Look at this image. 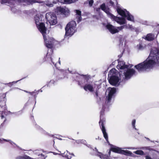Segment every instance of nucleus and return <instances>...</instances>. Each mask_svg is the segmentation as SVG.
Wrapping results in <instances>:
<instances>
[{
    "mask_svg": "<svg viewBox=\"0 0 159 159\" xmlns=\"http://www.w3.org/2000/svg\"><path fill=\"white\" fill-rule=\"evenodd\" d=\"M156 65L159 66V48H153L148 57L143 62L135 66L139 71L152 68Z\"/></svg>",
    "mask_w": 159,
    "mask_h": 159,
    "instance_id": "1",
    "label": "nucleus"
},
{
    "mask_svg": "<svg viewBox=\"0 0 159 159\" xmlns=\"http://www.w3.org/2000/svg\"><path fill=\"white\" fill-rule=\"evenodd\" d=\"M95 149H93L94 152L93 154L99 157L102 159H110L109 157L111 150L114 152L121 154L126 156H131L132 154V153L129 151L122 150L121 148L115 146L111 148V149L108 151V153L109 156L103 155L102 153L98 152L96 148H95Z\"/></svg>",
    "mask_w": 159,
    "mask_h": 159,
    "instance_id": "2",
    "label": "nucleus"
},
{
    "mask_svg": "<svg viewBox=\"0 0 159 159\" xmlns=\"http://www.w3.org/2000/svg\"><path fill=\"white\" fill-rule=\"evenodd\" d=\"M44 34L45 39L44 38L43 36L44 40L45 45L47 47L50 48V49L48 50L46 56V60L48 61L49 60H51L54 65H56L55 62L52 60V55L53 53V51L51 48L53 47L54 44L57 42V41L53 38L49 37L46 34V31H45Z\"/></svg>",
    "mask_w": 159,
    "mask_h": 159,
    "instance_id": "3",
    "label": "nucleus"
},
{
    "mask_svg": "<svg viewBox=\"0 0 159 159\" xmlns=\"http://www.w3.org/2000/svg\"><path fill=\"white\" fill-rule=\"evenodd\" d=\"M117 67L120 70V72H123L124 75V78L126 80L129 79L135 72L133 69L128 68V66L125 65V62L123 61H119L118 62Z\"/></svg>",
    "mask_w": 159,
    "mask_h": 159,
    "instance_id": "4",
    "label": "nucleus"
},
{
    "mask_svg": "<svg viewBox=\"0 0 159 159\" xmlns=\"http://www.w3.org/2000/svg\"><path fill=\"white\" fill-rule=\"evenodd\" d=\"M100 7L102 10L104 11L107 15L108 16L113 20H114L118 24L121 25L125 24L126 23L125 19L123 17H120L115 16L111 14L109 8L106 7L105 4H102L101 6Z\"/></svg>",
    "mask_w": 159,
    "mask_h": 159,
    "instance_id": "5",
    "label": "nucleus"
},
{
    "mask_svg": "<svg viewBox=\"0 0 159 159\" xmlns=\"http://www.w3.org/2000/svg\"><path fill=\"white\" fill-rule=\"evenodd\" d=\"M119 76H120V74L115 69H112L109 72L108 79L110 83L115 86H117L119 84L120 79Z\"/></svg>",
    "mask_w": 159,
    "mask_h": 159,
    "instance_id": "6",
    "label": "nucleus"
},
{
    "mask_svg": "<svg viewBox=\"0 0 159 159\" xmlns=\"http://www.w3.org/2000/svg\"><path fill=\"white\" fill-rule=\"evenodd\" d=\"M34 19L37 28L45 39L44 32L46 31L47 29L44 24L43 23L40 22L42 19V15L40 14L37 15L34 17Z\"/></svg>",
    "mask_w": 159,
    "mask_h": 159,
    "instance_id": "7",
    "label": "nucleus"
},
{
    "mask_svg": "<svg viewBox=\"0 0 159 159\" xmlns=\"http://www.w3.org/2000/svg\"><path fill=\"white\" fill-rule=\"evenodd\" d=\"M76 25V23L75 21H71L69 22L65 28V36H71L75 31Z\"/></svg>",
    "mask_w": 159,
    "mask_h": 159,
    "instance_id": "8",
    "label": "nucleus"
},
{
    "mask_svg": "<svg viewBox=\"0 0 159 159\" xmlns=\"http://www.w3.org/2000/svg\"><path fill=\"white\" fill-rule=\"evenodd\" d=\"M104 107H103L102 109L100 112V120L99 121V123L100 125L102 131L104 138L105 139L107 143H109V142L108 141L107 134L106 132L105 128L104 125V122L105 121V119L103 117V115H104V110L103 108Z\"/></svg>",
    "mask_w": 159,
    "mask_h": 159,
    "instance_id": "9",
    "label": "nucleus"
},
{
    "mask_svg": "<svg viewBox=\"0 0 159 159\" xmlns=\"http://www.w3.org/2000/svg\"><path fill=\"white\" fill-rule=\"evenodd\" d=\"M45 18L50 25H54L57 23V17L55 14L52 12L46 13Z\"/></svg>",
    "mask_w": 159,
    "mask_h": 159,
    "instance_id": "10",
    "label": "nucleus"
},
{
    "mask_svg": "<svg viewBox=\"0 0 159 159\" xmlns=\"http://www.w3.org/2000/svg\"><path fill=\"white\" fill-rule=\"evenodd\" d=\"M117 11L119 15L126 18L128 20L134 21V18L133 16L125 9H122L120 8H118L117 9Z\"/></svg>",
    "mask_w": 159,
    "mask_h": 159,
    "instance_id": "11",
    "label": "nucleus"
},
{
    "mask_svg": "<svg viewBox=\"0 0 159 159\" xmlns=\"http://www.w3.org/2000/svg\"><path fill=\"white\" fill-rule=\"evenodd\" d=\"M106 27L111 34H114L122 30L124 28V26L115 27L111 25L108 24L106 25Z\"/></svg>",
    "mask_w": 159,
    "mask_h": 159,
    "instance_id": "12",
    "label": "nucleus"
},
{
    "mask_svg": "<svg viewBox=\"0 0 159 159\" xmlns=\"http://www.w3.org/2000/svg\"><path fill=\"white\" fill-rule=\"evenodd\" d=\"M83 88L86 91H89L92 92L94 91H97L98 89L97 85L93 84L92 83H88L85 84L83 86Z\"/></svg>",
    "mask_w": 159,
    "mask_h": 159,
    "instance_id": "13",
    "label": "nucleus"
},
{
    "mask_svg": "<svg viewBox=\"0 0 159 159\" xmlns=\"http://www.w3.org/2000/svg\"><path fill=\"white\" fill-rule=\"evenodd\" d=\"M108 93V96L106 97V100L107 102H109L112 98L114 96L116 92V89L115 88L109 87L107 89Z\"/></svg>",
    "mask_w": 159,
    "mask_h": 159,
    "instance_id": "14",
    "label": "nucleus"
},
{
    "mask_svg": "<svg viewBox=\"0 0 159 159\" xmlns=\"http://www.w3.org/2000/svg\"><path fill=\"white\" fill-rule=\"evenodd\" d=\"M56 11L58 13H60L65 16H68L70 13L69 9L65 7H57Z\"/></svg>",
    "mask_w": 159,
    "mask_h": 159,
    "instance_id": "15",
    "label": "nucleus"
},
{
    "mask_svg": "<svg viewBox=\"0 0 159 159\" xmlns=\"http://www.w3.org/2000/svg\"><path fill=\"white\" fill-rule=\"evenodd\" d=\"M36 2L39 3H42V2H36V1L34 0H23L22 2L23 3V5H24L32 4Z\"/></svg>",
    "mask_w": 159,
    "mask_h": 159,
    "instance_id": "16",
    "label": "nucleus"
},
{
    "mask_svg": "<svg viewBox=\"0 0 159 159\" xmlns=\"http://www.w3.org/2000/svg\"><path fill=\"white\" fill-rule=\"evenodd\" d=\"M75 12L76 13V18L77 20V21L79 22L81 20V11L79 10H75Z\"/></svg>",
    "mask_w": 159,
    "mask_h": 159,
    "instance_id": "17",
    "label": "nucleus"
},
{
    "mask_svg": "<svg viewBox=\"0 0 159 159\" xmlns=\"http://www.w3.org/2000/svg\"><path fill=\"white\" fill-rule=\"evenodd\" d=\"M61 155L63 157L66 158L67 159H70L71 158V156L74 155L72 153L69 152L68 151L65 152L64 153L61 154Z\"/></svg>",
    "mask_w": 159,
    "mask_h": 159,
    "instance_id": "18",
    "label": "nucleus"
},
{
    "mask_svg": "<svg viewBox=\"0 0 159 159\" xmlns=\"http://www.w3.org/2000/svg\"><path fill=\"white\" fill-rule=\"evenodd\" d=\"M144 38L148 41H152L154 39L155 36L153 34L150 33L148 34Z\"/></svg>",
    "mask_w": 159,
    "mask_h": 159,
    "instance_id": "19",
    "label": "nucleus"
},
{
    "mask_svg": "<svg viewBox=\"0 0 159 159\" xmlns=\"http://www.w3.org/2000/svg\"><path fill=\"white\" fill-rule=\"evenodd\" d=\"M145 48V45L143 44L142 43H140L137 45L136 48L137 49L139 50H143Z\"/></svg>",
    "mask_w": 159,
    "mask_h": 159,
    "instance_id": "20",
    "label": "nucleus"
},
{
    "mask_svg": "<svg viewBox=\"0 0 159 159\" xmlns=\"http://www.w3.org/2000/svg\"><path fill=\"white\" fill-rule=\"evenodd\" d=\"M3 141L8 142H9L13 146L14 145L16 146V144L14 143H13V142L11 141L10 140H6V139H0V142L1 143H3Z\"/></svg>",
    "mask_w": 159,
    "mask_h": 159,
    "instance_id": "21",
    "label": "nucleus"
},
{
    "mask_svg": "<svg viewBox=\"0 0 159 159\" xmlns=\"http://www.w3.org/2000/svg\"><path fill=\"white\" fill-rule=\"evenodd\" d=\"M3 113H4V114H5L6 115H7L8 114H12V113L11 112H10L9 111H8L6 109H5L4 111H2V115L1 116V118L2 119L4 118V116L3 115Z\"/></svg>",
    "mask_w": 159,
    "mask_h": 159,
    "instance_id": "22",
    "label": "nucleus"
},
{
    "mask_svg": "<svg viewBox=\"0 0 159 159\" xmlns=\"http://www.w3.org/2000/svg\"><path fill=\"white\" fill-rule=\"evenodd\" d=\"M53 2L55 3L57 2H59L63 4H67V0H53Z\"/></svg>",
    "mask_w": 159,
    "mask_h": 159,
    "instance_id": "23",
    "label": "nucleus"
},
{
    "mask_svg": "<svg viewBox=\"0 0 159 159\" xmlns=\"http://www.w3.org/2000/svg\"><path fill=\"white\" fill-rule=\"evenodd\" d=\"M134 153L138 155H143L144 154L142 150H140L134 151Z\"/></svg>",
    "mask_w": 159,
    "mask_h": 159,
    "instance_id": "24",
    "label": "nucleus"
},
{
    "mask_svg": "<svg viewBox=\"0 0 159 159\" xmlns=\"http://www.w3.org/2000/svg\"><path fill=\"white\" fill-rule=\"evenodd\" d=\"M29 157L27 156H24L23 157L19 156L17 157L16 159H29Z\"/></svg>",
    "mask_w": 159,
    "mask_h": 159,
    "instance_id": "25",
    "label": "nucleus"
},
{
    "mask_svg": "<svg viewBox=\"0 0 159 159\" xmlns=\"http://www.w3.org/2000/svg\"><path fill=\"white\" fill-rule=\"evenodd\" d=\"M20 80H17V81H13L12 82H10L6 84V85H7L10 87H11L14 84L16 83L17 82L19 81Z\"/></svg>",
    "mask_w": 159,
    "mask_h": 159,
    "instance_id": "26",
    "label": "nucleus"
},
{
    "mask_svg": "<svg viewBox=\"0 0 159 159\" xmlns=\"http://www.w3.org/2000/svg\"><path fill=\"white\" fill-rule=\"evenodd\" d=\"M38 93H39V91H34V92H29L28 93L30 94L31 95H33L34 96H36V95H37Z\"/></svg>",
    "mask_w": 159,
    "mask_h": 159,
    "instance_id": "27",
    "label": "nucleus"
},
{
    "mask_svg": "<svg viewBox=\"0 0 159 159\" xmlns=\"http://www.w3.org/2000/svg\"><path fill=\"white\" fill-rule=\"evenodd\" d=\"M78 0H67V3L70 4L72 3H74Z\"/></svg>",
    "mask_w": 159,
    "mask_h": 159,
    "instance_id": "28",
    "label": "nucleus"
},
{
    "mask_svg": "<svg viewBox=\"0 0 159 159\" xmlns=\"http://www.w3.org/2000/svg\"><path fill=\"white\" fill-rule=\"evenodd\" d=\"M140 149H143V150H151V148H150L149 147H141L139 148Z\"/></svg>",
    "mask_w": 159,
    "mask_h": 159,
    "instance_id": "29",
    "label": "nucleus"
},
{
    "mask_svg": "<svg viewBox=\"0 0 159 159\" xmlns=\"http://www.w3.org/2000/svg\"><path fill=\"white\" fill-rule=\"evenodd\" d=\"M89 2V5L90 7L93 4V0H90L89 1H87V2ZM85 3H86V2Z\"/></svg>",
    "mask_w": 159,
    "mask_h": 159,
    "instance_id": "30",
    "label": "nucleus"
},
{
    "mask_svg": "<svg viewBox=\"0 0 159 159\" xmlns=\"http://www.w3.org/2000/svg\"><path fill=\"white\" fill-rule=\"evenodd\" d=\"M135 122H136L135 120H133L132 122V126H133V128H134L136 130L137 129L135 128Z\"/></svg>",
    "mask_w": 159,
    "mask_h": 159,
    "instance_id": "31",
    "label": "nucleus"
},
{
    "mask_svg": "<svg viewBox=\"0 0 159 159\" xmlns=\"http://www.w3.org/2000/svg\"><path fill=\"white\" fill-rule=\"evenodd\" d=\"M80 78L82 79V81H84V82L87 81V79L85 76L80 77Z\"/></svg>",
    "mask_w": 159,
    "mask_h": 159,
    "instance_id": "32",
    "label": "nucleus"
},
{
    "mask_svg": "<svg viewBox=\"0 0 159 159\" xmlns=\"http://www.w3.org/2000/svg\"><path fill=\"white\" fill-rule=\"evenodd\" d=\"M11 0H2V3H5L9 2Z\"/></svg>",
    "mask_w": 159,
    "mask_h": 159,
    "instance_id": "33",
    "label": "nucleus"
},
{
    "mask_svg": "<svg viewBox=\"0 0 159 159\" xmlns=\"http://www.w3.org/2000/svg\"><path fill=\"white\" fill-rule=\"evenodd\" d=\"M127 27L128 28H129L131 30H133L134 29L133 27L131 25H127Z\"/></svg>",
    "mask_w": 159,
    "mask_h": 159,
    "instance_id": "34",
    "label": "nucleus"
},
{
    "mask_svg": "<svg viewBox=\"0 0 159 159\" xmlns=\"http://www.w3.org/2000/svg\"><path fill=\"white\" fill-rule=\"evenodd\" d=\"M125 149H133V150H134V149H137L138 148H135L134 147H127L125 148H124Z\"/></svg>",
    "mask_w": 159,
    "mask_h": 159,
    "instance_id": "35",
    "label": "nucleus"
},
{
    "mask_svg": "<svg viewBox=\"0 0 159 159\" xmlns=\"http://www.w3.org/2000/svg\"><path fill=\"white\" fill-rule=\"evenodd\" d=\"M46 4L47 6L50 7H52L53 6V4L52 3H46Z\"/></svg>",
    "mask_w": 159,
    "mask_h": 159,
    "instance_id": "36",
    "label": "nucleus"
},
{
    "mask_svg": "<svg viewBox=\"0 0 159 159\" xmlns=\"http://www.w3.org/2000/svg\"><path fill=\"white\" fill-rule=\"evenodd\" d=\"M46 4L47 6L50 7H52L53 6V4L52 3H46Z\"/></svg>",
    "mask_w": 159,
    "mask_h": 159,
    "instance_id": "37",
    "label": "nucleus"
},
{
    "mask_svg": "<svg viewBox=\"0 0 159 159\" xmlns=\"http://www.w3.org/2000/svg\"><path fill=\"white\" fill-rule=\"evenodd\" d=\"M59 152H60V153H57L56 152H52V153H53V154L54 155H57V154H59V155H60V153H61V151H58Z\"/></svg>",
    "mask_w": 159,
    "mask_h": 159,
    "instance_id": "38",
    "label": "nucleus"
},
{
    "mask_svg": "<svg viewBox=\"0 0 159 159\" xmlns=\"http://www.w3.org/2000/svg\"><path fill=\"white\" fill-rule=\"evenodd\" d=\"M146 159H152V158L149 156H147L145 157Z\"/></svg>",
    "mask_w": 159,
    "mask_h": 159,
    "instance_id": "39",
    "label": "nucleus"
},
{
    "mask_svg": "<svg viewBox=\"0 0 159 159\" xmlns=\"http://www.w3.org/2000/svg\"><path fill=\"white\" fill-rule=\"evenodd\" d=\"M24 13L28 14L30 13V11H24Z\"/></svg>",
    "mask_w": 159,
    "mask_h": 159,
    "instance_id": "40",
    "label": "nucleus"
},
{
    "mask_svg": "<svg viewBox=\"0 0 159 159\" xmlns=\"http://www.w3.org/2000/svg\"><path fill=\"white\" fill-rule=\"evenodd\" d=\"M148 22L146 21H145L143 23V24L146 25H148Z\"/></svg>",
    "mask_w": 159,
    "mask_h": 159,
    "instance_id": "41",
    "label": "nucleus"
},
{
    "mask_svg": "<svg viewBox=\"0 0 159 159\" xmlns=\"http://www.w3.org/2000/svg\"><path fill=\"white\" fill-rule=\"evenodd\" d=\"M110 4H111V5H113V4H114L113 2H112V1H110Z\"/></svg>",
    "mask_w": 159,
    "mask_h": 159,
    "instance_id": "42",
    "label": "nucleus"
},
{
    "mask_svg": "<svg viewBox=\"0 0 159 159\" xmlns=\"http://www.w3.org/2000/svg\"><path fill=\"white\" fill-rule=\"evenodd\" d=\"M95 94H96V96H98V93H97V92H96L95 93Z\"/></svg>",
    "mask_w": 159,
    "mask_h": 159,
    "instance_id": "43",
    "label": "nucleus"
},
{
    "mask_svg": "<svg viewBox=\"0 0 159 159\" xmlns=\"http://www.w3.org/2000/svg\"><path fill=\"white\" fill-rule=\"evenodd\" d=\"M100 10V8H98V9H97V10H97V11H98L99 10Z\"/></svg>",
    "mask_w": 159,
    "mask_h": 159,
    "instance_id": "44",
    "label": "nucleus"
},
{
    "mask_svg": "<svg viewBox=\"0 0 159 159\" xmlns=\"http://www.w3.org/2000/svg\"><path fill=\"white\" fill-rule=\"evenodd\" d=\"M24 91L25 92H26V93H28V92H28V91H25V90H24Z\"/></svg>",
    "mask_w": 159,
    "mask_h": 159,
    "instance_id": "45",
    "label": "nucleus"
},
{
    "mask_svg": "<svg viewBox=\"0 0 159 159\" xmlns=\"http://www.w3.org/2000/svg\"><path fill=\"white\" fill-rule=\"evenodd\" d=\"M29 159H34V158H31L30 157H29Z\"/></svg>",
    "mask_w": 159,
    "mask_h": 159,
    "instance_id": "46",
    "label": "nucleus"
},
{
    "mask_svg": "<svg viewBox=\"0 0 159 159\" xmlns=\"http://www.w3.org/2000/svg\"><path fill=\"white\" fill-rule=\"evenodd\" d=\"M59 63L60 64V61L59 60V59H60V58H59Z\"/></svg>",
    "mask_w": 159,
    "mask_h": 159,
    "instance_id": "47",
    "label": "nucleus"
},
{
    "mask_svg": "<svg viewBox=\"0 0 159 159\" xmlns=\"http://www.w3.org/2000/svg\"><path fill=\"white\" fill-rule=\"evenodd\" d=\"M81 141H82V142L83 143V142H85V141H84V140H82Z\"/></svg>",
    "mask_w": 159,
    "mask_h": 159,
    "instance_id": "48",
    "label": "nucleus"
},
{
    "mask_svg": "<svg viewBox=\"0 0 159 159\" xmlns=\"http://www.w3.org/2000/svg\"><path fill=\"white\" fill-rule=\"evenodd\" d=\"M79 84L80 85H81V84H80V83L79 82Z\"/></svg>",
    "mask_w": 159,
    "mask_h": 159,
    "instance_id": "49",
    "label": "nucleus"
},
{
    "mask_svg": "<svg viewBox=\"0 0 159 159\" xmlns=\"http://www.w3.org/2000/svg\"><path fill=\"white\" fill-rule=\"evenodd\" d=\"M147 139L149 140V139L148 138H147Z\"/></svg>",
    "mask_w": 159,
    "mask_h": 159,
    "instance_id": "50",
    "label": "nucleus"
},
{
    "mask_svg": "<svg viewBox=\"0 0 159 159\" xmlns=\"http://www.w3.org/2000/svg\"><path fill=\"white\" fill-rule=\"evenodd\" d=\"M4 107L5 108H6V107H5V106Z\"/></svg>",
    "mask_w": 159,
    "mask_h": 159,
    "instance_id": "51",
    "label": "nucleus"
},
{
    "mask_svg": "<svg viewBox=\"0 0 159 159\" xmlns=\"http://www.w3.org/2000/svg\"><path fill=\"white\" fill-rule=\"evenodd\" d=\"M98 139V138H96V139Z\"/></svg>",
    "mask_w": 159,
    "mask_h": 159,
    "instance_id": "52",
    "label": "nucleus"
},
{
    "mask_svg": "<svg viewBox=\"0 0 159 159\" xmlns=\"http://www.w3.org/2000/svg\"><path fill=\"white\" fill-rule=\"evenodd\" d=\"M98 139V138H96V139Z\"/></svg>",
    "mask_w": 159,
    "mask_h": 159,
    "instance_id": "53",
    "label": "nucleus"
},
{
    "mask_svg": "<svg viewBox=\"0 0 159 159\" xmlns=\"http://www.w3.org/2000/svg\"><path fill=\"white\" fill-rule=\"evenodd\" d=\"M98 139V138H96V139Z\"/></svg>",
    "mask_w": 159,
    "mask_h": 159,
    "instance_id": "54",
    "label": "nucleus"
}]
</instances>
